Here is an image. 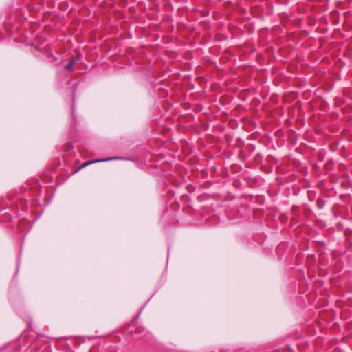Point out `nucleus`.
Masks as SVG:
<instances>
[{
    "label": "nucleus",
    "mask_w": 352,
    "mask_h": 352,
    "mask_svg": "<svg viewBox=\"0 0 352 352\" xmlns=\"http://www.w3.org/2000/svg\"><path fill=\"white\" fill-rule=\"evenodd\" d=\"M76 61H77V58L75 57H72L69 60L68 64L66 65L65 69L67 71H72L73 69L74 65L76 64Z\"/></svg>",
    "instance_id": "obj_2"
},
{
    "label": "nucleus",
    "mask_w": 352,
    "mask_h": 352,
    "mask_svg": "<svg viewBox=\"0 0 352 352\" xmlns=\"http://www.w3.org/2000/svg\"><path fill=\"white\" fill-rule=\"evenodd\" d=\"M113 158H109V159H100V160H90L85 162L75 172H78V170L82 169L83 168L86 167L87 166L93 163L96 162H105L112 160Z\"/></svg>",
    "instance_id": "obj_1"
}]
</instances>
